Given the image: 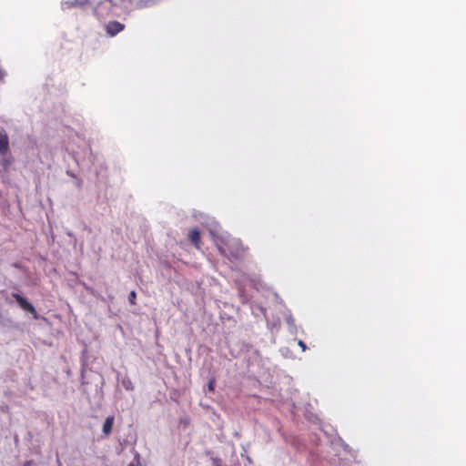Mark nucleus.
Segmentation results:
<instances>
[{
    "label": "nucleus",
    "instance_id": "obj_2",
    "mask_svg": "<svg viewBox=\"0 0 466 466\" xmlns=\"http://www.w3.org/2000/svg\"><path fill=\"white\" fill-rule=\"evenodd\" d=\"M13 297L24 310L34 314L35 319L37 318V313L35 307L30 302H28L24 297H22L18 293H14Z\"/></svg>",
    "mask_w": 466,
    "mask_h": 466
},
{
    "label": "nucleus",
    "instance_id": "obj_3",
    "mask_svg": "<svg viewBox=\"0 0 466 466\" xmlns=\"http://www.w3.org/2000/svg\"><path fill=\"white\" fill-rule=\"evenodd\" d=\"M105 29L106 34L113 37L125 29V25L118 21H109L106 24Z\"/></svg>",
    "mask_w": 466,
    "mask_h": 466
},
{
    "label": "nucleus",
    "instance_id": "obj_9",
    "mask_svg": "<svg viewBox=\"0 0 466 466\" xmlns=\"http://www.w3.org/2000/svg\"><path fill=\"white\" fill-rule=\"evenodd\" d=\"M136 297H137V294H136V291H131L129 293V297H128V300L131 304H135V300H136Z\"/></svg>",
    "mask_w": 466,
    "mask_h": 466
},
{
    "label": "nucleus",
    "instance_id": "obj_12",
    "mask_svg": "<svg viewBox=\"0 0 466 466\" xmlns=\"http://www.w3.org/2000/svg\"><path fill=\"white\" fill-rule=\"evenodd\" d=\"M214 386H215V381L214 380H210L209 383H208V390H214Z\"/></svg>",
    "mask_w": 466,
    "mask_h": 466
},
{
    "label": "nucleus",
    "instance_id": "obj_4",
    "mask_svg": "<svg viewBox=\"0 0 466 466\" xmlns=\"http://www.w3.org/2000/svg\"><path fill=\"white\" fill-rule=\"evenodd\" d=\"M188 240L197 249H200V233L198 228H192L187 235Z\"/></svg>",
    "mask_w": 466,
    "mask_h": 466
},
{
    "label": "nucleus",
    "instance_id": "obj_1",
    "mask_svg": "<svg viewBox=\"0 0 466 466\" xmlns=\"http://www.w3.org/2000/svg\"><path fill=\"white\" fill-rule=\"evenodd\" d=\"M207 227L221 255L228 258L230 261H237L244 256L246 249L241 241L222 230L220 225L216 220L211 219L207 224Z\"/></svg>",
    "mask_w": 466,
    "mask_h": 466
},
{
    "label": "nucleus",
    "instance_id": "obj_10",
    "mask_svg": "<svg viewBox=\"0 0 466 466\" xmlns=\"http://www.w3.org/2000/svg\"><path fill=\"white\" fill-rule=\"evenodd\" d=\"M213 466H222L221 460L218 458L212 459Z\"/></svg>",
    "mask_w": 466,
    "mask_h": 466
},
{
    "label": "nucleus",
    "instance_id": "obj_11",
    "mask_svg": "<svg viewBox=\"0 0 466 466\" xmlns=\"http://www.w3.org/2000/svg\"><path fill=\"white\" fill-rule=\"evenodd\" d=\"M298 344H299V346L302 349V350H303V351H305V350H306L307 346H306V344L304 343V341H302V340H299Z\"/></svg>",
    "mask_w": 466,
    "mask_h": 466
},
{
    "label": "nucleus",
    "instance_id": "obj_14",
    "mask_svg": "<svg viewBox=\"0 0 466 466\" xmlns=\"http://www.w3.org/2000/svg\"><path fill=\"white\" fill-rule=\"evenodd\" d=\"M127 466H134V464L130 463V464H128Z\"/></svg>",
    "mask_w": 466,
    "mask_h": 466
},
{
    "label": "nucleus",
    "instance_id": "obj_6",
    "mask_svg": "<svg viewBox=\"0 0 466 466\" xmlns=\"http://www.w3.org/2000/svg\"><path fill=\"white\" fill-rule=\"evenodd\" d=\"M114 423V417L109 416L106 419L104 424H103V432L105 434H109L112 431Z\"/></svg>",
    "mask_w": 466,
    "mask_h": 466
},
{
    "label": "nucleus",
    "instance_id": "obj_5",
    "mask_svg": "<svg viewBox=\"0 0 466 466\" xmlns=\"http://www.w3.org/2000/svg\"><path fill=\"white\" fill-rule=\"evenodd\" d=\"M9 149V140L5 131H0V153L5 155Z\"/></svg>",
    "mask_w": 466,
    "mask_h": 466
},
{
    "label": "nucleus",
    "instance_id": "obj_8",
    "mask_svg": "<svg viewBox=\"0 0 466 466\" xmlns=\"http://www.w3.org/2000/svg\"><path fill=\"white\" fill-rule=\"evenodd\" d=\"M294 319L291 315H289L288 318H287V323L289 327V330L291 333H295L297 331V329H296V326H295V323H294Z\"/></svg>",
    "mask_w": 466,
    "mask_h": 466
},
{
    "label": "nucleus",
    "instance_id": "obj_7",
    "mask_svg": "<svg viewBox=\"0 0 466 466\" xmlns=\"http://www.w3.org/2000/svg\"><path fill=\"white\" fill-rule=\"evenodd\" d=\"M122 386L124 387V389L126 390H134V385H133V382L132 380H130L129 377L127 376H125L123 379H122Z\"/></svg>",
    "mask_w": 466,
    "mask_h": 466
},
{
    "label": "nucleus",
    "instance_id": "obj_13",
    "mask_svg": "<svg viewBox=\"0 0 466 466\" xmlns=\"http://www.w3.org/2000/svg\"><path fill=\"white\" fill-rule=\"evenodd\" d=\"M4 77V72L2 71V69L0 68V80Z\"/></svg>",
    "mask_w": 466,
    "mask_h": 466
}]
</instances>
